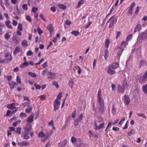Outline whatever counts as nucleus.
I'll return each mask as SVG.
<instances>
[{"instance_id": "nucleus-12", "label": "nucleus", "mask_w": 147, "mask_h": 147, "mask_svg": "<svg viewBox=\"0 0 147 147\" xmlns=\"http://www.w3.org/2000/svg\"><path fill=\"white\" fill-rule=\"evenodd\" d=\"M34 117L33 115L32 114L27 119L26 121L28 122V123L32 122L34 121Z\"/></svg>"}, {"instance_id": "nucleus-30", "label": "nucleus", "mask_w": 147, "mask_h": 147, "mask_svg": "<svg viewBox=\"0 0 147 147\" xmlns=\"http://www.w3.org/2000/svg\"><path fill=\"white\" fill-rule=\"evenodd\" d=\"M29 64L28 62L26 61L24 63H23L21 64L20 65V67L21 68H24L25 67L29 65Z\"/></svg>"}, {"instance_id": "nucleus-64", "label": "nucleus", "mask_w": 147, "mask_h": 147, "mask_svg": "<svg viewBox=\"0 0 147 147\" xmlns=\"http://www.w3.org/2000/svg\"><path fill=\"white\" fill-rule=\"evenodd\" d=\"M125 121V118H122L121 119V121L119 122V125H121L122 123V122L124 121Z\"/></svg>"}, {"instance_id": "nucleus-13", "label": "nucleus", "mask_w": 147, "mask_h": 147, "mask_svg": "<svg viewBox=\"0 0 147 147\" xmlns=\"http://www.w3.org/2000/svg\"><path fill=\"white\" fill-rule=\"evenodd\" d=\"M5 59L4 62L5 61H11L12 60V58L11 55L8 53H6L5 55Z\"/></svg>"}, {"instance_id": "nucleus-59", "label": "nucleus", "mask_w": 147, "mask_h": 147, "mask_svg": "<svg viewBox=\"0 0 147 147\" xmlns=\"http://www.w3.org/2000/svg\"><path fill=\"white\" fill-rule=\"evenodd\" d=\"M76 110H75L73 112L72 114V117L73 118H74L76 116Z\"/></svg>"}, {"instance_id": "nucleus-37", "label": "nucleus", "mask_w": 147, "mask_h": 147, "mask_svg": "<svg viewBox=\"0 0 147 147\" xmlns=\"http://www.w3.org/2000/svg\"><path fill=\"white\" fill-rule=\"evenodd\" d=\"M71 33L72 34L74 35L75 36H76L79 35L80 34V32L78 31L74 30L72 31Z\"/></svg>"}, {"instance_id": "nucleus-44", "label": "nucleus", "mask_w": 147, "mask_h": 147, "mask_svg": "<svg viewBox=\"0 0 147 147\" xmlns=\"http://www.w3.org/2000/svg\"><path fill=\"white\" fill-rule=\"evenodd\" d=\"M4 37L6 40H8L10 37V35L8 33H6L4 35Z\"/></svg>"}, {"instance_id": "nucleus-34", "label": "nucleus", "mask_w": 147, "mask_h": 147, "mask_svg": "<svg viewBox=\"0 0 147 147\" xmlns=\"http://www.w3.org/2000/svg\"><path fill=\"white\" fill-rule=\"evenodd\" d=\"M22 45L25 47H27L28 46V44H27V42L26 40H24L22 43Z\"/></svg>"}, {"instance_id": "nucleus-29", "label": "nucleus", "mask_w": 147, "mask_h": 147, "mask_svg": "<svg viewBox=\"0 0 147 147\" xmlns=\"http://www.w3.org/2000/svg\"><path fill=\"white\" fill-rule=\"evenodd\" d=\"M142 90L145 94L147 93V83L143 86Z\"/></svg>"}, {"instance_id": "nucleus-20", "label": "nucleus", "mask_w": 147, "mask_h": 147, "mask_svg": "<svg viewBox=\"0 0 147 147\" xmlns=\"http://www.w3.org/2000/svg\"><path fill=\"white\" fill-rule=\"evenodd\" d=\"M135 130L133 129H131L127 133L128 135L131 136L132 135H134L135 133Z\"/></svg>"}, {"instance_id": "nucleus-48", "label": "nucleus", "mask_w": 147, "mask_h": 147, "mask_svg": "<svg viewBox=\"0 0 147 147\" xmlns=\"http://www.w3.org/2000/svg\"><path fill=\"white\" fill-rule=\"evenodd\" d=\"M16 82L19 84H21V79L19 77V76H18L16 78Z\"/></svg>"}, {"instance_id": "nucleus-8", "label": "nucleus", "mask_w": 147, "mask_h": 147, "mask_svg": "<svg viewBox=\"0 0 147 147\" xmlns=\"http://www.w3.org/2000/svg\"><path fill=\"white\" fill-rule=\"evenodd\" d=\"M107 73L111 75H112L115 74V70L114 69H113L111 67L109 66L107 68Z\"/></svg>"}, {"instance_id": "nucleus-10", "label": "nucleus", "mask_w": 147, "mask_h": 147, "mask_svg": "<svg viewBox=\"0 0 147 147\" xmlns=\"http://www.w3.org/2000/svg\"><path fill=\"white\" fill-rule=\"evenodd\" d=\"M20 40V38L16 35L14 36L13 37V40L16 44H18L19 43Z\"/></svg>"}, {"instance_id": "nucleus-3", "label": "nucleus", "mask_w": 147, "mask_h": 147, "mask_svg": "<svg viewBox=\"0 0 147 147\" xmlns=\"http://www.w3.org/2000/svg\"><path fill=\"white\" fill-rule=\"evenodd\" d=\"M139 82L142 84H144L147 81V70L145 72L144 75H140L138 76Z\"/></svg>"}, {"instance_id": "nucleus-7", "label": "nucleus", "mask_w": 147, "mask_h": 147, "mask_svg": "<svg viewBox=\"0 0 147 147\" xmlns=\"http://www.w3.org/2000/svg\"><path fill=\"white\" fill-rule=\"evenodd\" d=\"M124 104L127 105H129L130 102L129 97L127 95H125L124 97Z\"/></svg>"}, {"instance_id": "nucleus-9", "label": "nucleus", "mask_w": 147, "mask_h": 147, "mask_svg": "<svg viewBox=\"0 0 147 147\" xmlns=\"http://www.w3.org/2000/svg\"><path fill=\"white\" fill-rule=\"evenodd\" d=\"M18 145L20 146H29L30 144L28 142L26 141H24L22 142H18Z\"/></svg>"}, {"instance_id": "nucleus-33", "label": "nucleus", "mask_w": 147, "mask_h": 147, "mask_svg": "<svg viewBox=\"0 0 147 147\" xmlns=\"http://www.w3.org/2000/svg\"><path fill=\"white\" fill-rule=\"evenodd\" d=\"M109 52L107 49L105 50V60H107L109 56Z\"/></svg>"}, {"instance_id": "nucleus-21", "label": "nucleus", "mask_w": 147, "mask_h": 147, "mask_svg": "<svg viewBox=\"0 0 147 147\" xmlns=\"http://www.w3.org/2000/svg\"><path fill=\"white\" fill-rule=\"evenodd\" d=\"M122 83L123 86L125 88L129 86V84H128L126 79H124L122 81Z\"/></svg>"}, {"instance_id": "nucleus-38", "label": "nucleus", "mask_w": 147, "mask_h": 147, "mask_svg": "<svg viewBox=\"0 0 147 147\" xmlns=\"http://www.w3.org/2000/svg\"><path fill=\"white\" fill-rule=\"evenodd\" d=\"M74 83L71 80L69 81L68 82V85L70 86L71 89H72L73 87Z\"/></svg>"}, {"instance_id": "nucleus-60", "label": "nucleus", "mask_w": 147, "mask_h": 147, "mask_svg": "<svg viewBox=\"0 0 147 147\" xmlns=\"http://www.w3.org/2000/svg\"><path fill=\"white\" fill-rule=\"evenodd\" d=\"M92 22H89L88 23V24L85 26V28L86 29H87L88 28L91 24Z\"/></svg>"}, {"instance_id": "nucleus-55", "label": "nucleus", "mask_w": 147, "mask_h": 147, "mask_svg": "<svg viewBox=\"0 0 147 147\" xmlns=\"http://www.w3.org/2000/svg\"><path fill=\"white\" fill-rule=\"evenodd\" d=\"M33 55L32 52L31 51H29L27 53V55L28 56H31Z\"/></svg>"}, {"instance_id": "nucleus-27", "label": "nucleus", "mask_w": 147, "mask_h": 147, "mask_svg": "<svg viewBox=\"0 0 147 147\" xmlns=\"http://www.w3.org/2000/svg\"><path fill=\"white\" fill-rule=\"evenodd\" d=\"M28 107L26 109L25 111L27 113H30L32 109V107L30 106Z\"/></svg>"}, {"instance_id": "nucleus-6", "label": "nucleus", "mask_w": 147, "mask_h": 147, "mask_svg": "<svg viewBox=\"0 0 147 147\" xmlns=\"http://www.w3.org/2000/svg\"><path fill=\"white\" fill-rule=\"evenodd\" d=\"M32 129V125L29 123H27L26 126L24 127V132L28 133Z\"/></svg>"}, {"instance_id": "nucleus-63", "label": "nucleus", "mask_w": 147, "mask_h": 147, "mask_svg": "<svg viewBox=\"0 0 147 147\" xmlns=\"http://www.w3.org/2000/svg\"><path fill=\"white\" fill-rule=\"evenodd\" d=\"M62 92H60L59 93V95L57 96V98L59 99H60L61 97H62Z\"/></svg>"}, {"instance_id": "nucleus-52", "label": "nucleus", "mask_w": 147, "mask_h": 147, "mask_svg": "<svg viewBox=\"0 0 147 147\" xmlns=\"http://www.w3.org/2000/svg\"><path fill=\"white\" fill-rule=\"evenodd\" d=\"M129 9L127 13L129 14V15H131L132 14L133 9L129 8Z\"/></svg>"}, {"instance_id": "nucleus-58", "label": "nucleus", "mask_w": 147, "mask_h": 147, "mask_svg": "<svg viewBox=\"0 0 147 147\" xmlns=\"http://www.w3.org/2000/svg\"><path fill=\"white\" fill-rule=\"evenodd\" d=\"M48 75L51 76H56V74L54 73H52L51 72H49Z\"/></svg>"}, {"instance_id": "nucleus-35", "label": "nucleus", "mask_w": 147, "mask_h": 147, "mask_svg": "<svg viewBox=\"0 0 147 147\" xmlns=\"http://www.w3.org/2000/svg\"><path fill=\"white\" fill-rule=\"evenodd\" d=\"M18 29L19 31H22L23 30V26L22 24L19 23L18 27Z\"/></svg>"}, {"instance_id": "nucleus-47", "label": "nucleus", "mask_w": 147, "mask_h": 147, "mask_svg": "<svg viewBox=\"0 0 147 147\" xmlns=\"http://www.w3.org/2000/svg\"><path fill=\"white\" fill-rule=\"evenodd\" d=\"M27 114L23 112L21 113L20 114V117H24L27 116Z\"/></svg>"}, {"instance_id": "nucleus-56", "label": "nucleus", "mask_w": 147, "mask_h": 147, "mask_svg": "<svg viewBox=\"0 0 147 147\" xmlns=\"http://www.w3.org/2000/svg\"><path fill=\"white\" fill-rule=\"evenodd\" d=\"M26 20L29 22H31L32 21V19L31 17L29 16H27L26 17Z\"/></svg>"}, {"instance_id": "nucleus-50", "label": "nucleus", "mask_w": 147, "mask_h": 147, "mask_svg": "<svg viewBox=\"0 0 147 147\" xmlns=\"http://www.w3.org/2000/svg\"><path fill=\"white\" fill-rule=\"evenodd\" d=\"M121 32L119 31H116V39H117L118 37H119L121 35Z\"/></svg>"}, {"instance_id": "nucleus-23", "label": "nucleus", "mask_w": 147, "mask_h": 147, "mask_svg": "<svg viewBox=\"0 0 147 147\" xmlns=\"http://www.w3.org/2000/svg\"><path fill=\"white\" fill-rule=\"evenodd\" d=\"M110 43V41L109 39H105V46L107 49L109 48Z\"/></svg>"}, {"instance_id": "nucleus-43", "label": "nucleus", "mask_w": 147, "mask_h": 147, "mask_svg": "<svg viewBox=\"0 0 147 147\" xmlns=\"http://www.w3.org/2000/svg\"><path fill=\"white\" fill-rule=\"evenodd\" d=\"M137 115L138 116H140L142 117V118L146 119V117L144 115L143 113H140L137 114Z\"/></svg>"}, {"instance_id": "nucleus-57", "label": "nucleus", "mask_w": 147, "mask_h": 147, "mask_svg": "<svg viewBox=\"0 0 147 147\" xmlns=\"http://www.w3.org/2000/svg\"><path fill=\"white\" fill-rule=\"evenodd\" d=\"M22 7L24 10H27L28 8L27 5L26 4H24L22 6Z\"/></svg>"}, {"instance_id": "nucleus-49", "label": "nucleus", "mask_w": 147, "mask_h": 147, "mask_svg": "<svg viewBox=\"0 0 147 147\" xmlns=\"http://www.w3.org/2000/svg\"><path fill=\"white\" fill-rule=\"evenodd\" d=\"M38 11V8L37 7H33L32 9V11L34 13H36V12H37Z\"/></svg>"}, {"instance_id": "nucleus-18", "label": "nucleus", "mask_w": 147, "mask_h": 147, "mask_svg": "<svg viewBox=\"0 0 147 147\" xmlns=\"http://www.w3.org/2000/svg\"><path fill=\"white\" fill-rule=\"evenodd\" d=\"M113 69H115L119 67V64L117 63H112L111 65L110 66Z\"/></svg>"}, {"instance_id": "nucleus-61", "label": "nucleus", "mask_w": 147, "mask_h": 147, "mask_svg": "<svg viewBox=\"0 0 147 147\" xmlns=\"http://www.w3.org/2000/svg\"><path fill=\"white\" fill-rule=\"evenodd\" d=\"M50 9L51 11L53 12H55L56 11V8L55 6H52L51 7Z\"/></svg>"}, {"instance_id": "nucleus-5", "label": "nucleus", "mask_w": 147, "mask_h": 147, "mask_svg": "<svg viewBox=\"0 0 147 147\" xmlns=\"http://www.w3.org/2000/svg\"><path fill=\"white\" fill-rule=\"evenodd\" d=\"M147 38V32L145 31L140 36H139L138 38V41L140 40H144Z\"/></svg>"}, {"instance_id": "nucleus-24", "label": "nucleus", "mask_w": 147, "mask_h": 147, "mask_svg": "<svg viewBox=\"0 0 147 147\" xmlns=\"http://www.w3.org/2000/svg\"><path fill=\"white\" fill-rule=\"evenodd\" d=\"M5 24L7 27L10 29L12 28V27L11 25V22L10 21H7L5 22Z\"/></svg>"}, {"instance_id": "nucleus-16", "label": "nucleus", "mask_w": 147, "mask_h": 147, "mask_svg": "<svg viewBox=\"0 0 147 147\" xmlns=\"http://www.w3.org/2000/svg\"><path fill=\"white\" fill-rule=\"evenodd\" d=\"M9 84L10 86V88L11 89H13L16 86H17L18 84L15 82L12 81L10 82H9Z\"/></svg>"}, {"instance_id": "nucleus-54", "label": "nucleus", "mask_w": 147, "mask_h": 147, "mask_svg": "<svg viewBox=\"0 0 147 147\" xmlns=\"http://www.w3.org/2000/svg\"><path fill=\"white\" fill-rule=\"evenodd\" d=\"M21 128L20 127H18L17 128L16 133H18L19 134H20L21 131Z\"/></svg>"}, {"instance_id": "nucleus-28", "label": "nucleus", "mask_w": 147, "mask_h": 147, "mask_svg": "<svg viewBox=\"0 0 147 147\" xmlns=\"http://www.w3.org/2000/svg\"><path fill=\"white\" fill-rule=\"evenodd\" d=\"M146 62L145 61L143 60H142L141 61L139 66V68H141L143 67L145 64Z\"/></svg>"}, {"instance_id": "nucleus-31", "label": "nucleus", "mask_w": 147, "mask_h": 147, "mask_svg": "<svg viewBox=\"0 0 147 147\" xmlns=\"http://www.w3.org/2000/svg\"><path fill=\"white\" fill-rule=\"evenodd\" d=\"M105 125L104 122H103L102 123L100 124L98 127H97L96 129V130H98L103 128Z\"/></svg>"}, {"instance_id": "nucleus-2", "label": "nucleus", "mask_w": 147, "mask_h": 147, "mask_svg": "<svg viewBox=\"0 0 147 147\" xmlns=\"http://www.w3.org/2000/svg\"><path fill=\"white\" fill-rule=\"evenodd\" d=\"M127 44V42L123 41L121 44V47H117L115 49V51L117 53V55L118 57L119 60L123 51V49L125 48Z\"/></svg>"}, {"instance_id": "nucleus-1", "label": "nucleus", "mask_w": 147, "mask_h": 147, "mask_svg": "<svg viewBox=\"0 0 147 147\" xmlns=\"http://www.w3.org/2000/svg\"><path fill=\"white\" fill-rule=\"evenodd\" d=\"M97 105L99 109V112L100 114L103 113L104 112L105 102L104 100L102 98H97Z\"/></svg>"}, {"instance_id": "nucleus-36", "label": "nucleus", "mask_w": 147, "mask_h": 147, "mask_svg": "<svg viewBox=\"0 0 147 147\" xmlns=\"http://www.w3.org/2000/svg\"><path fill=\"white\" fill-rule=\"evenodd\" d=\"M84 3V1L83 0L80 1L78 3V5L77 6V8H79L80 6Z\"/></svg>"}, {"instance_id": "nucleus-17", "label": "nucleus", "mask_w": 147, "mask_h": 147, "mask_svg": "<svg viewBox=\"0 0 147 147\" xmlns=\"http://www.w3.org/2000/svg\"><path fill=\"white\" fill-rule=\"evenodd\" d=\"M142 29V26L140 24H138L136 26L134 30V32L140 31Z\"/></svg>"}, {"instance_id": "nucleus-45", "label": "nucleus", "mask_w": 147, "mask_h": 147, "mask_svg": "<svg viewBox=\"0 0 147 147\" xmlns=\"http://www.w3.org/2000/svg\"><path fill=\"white\" fill-rule=\"evenodd\" d=\"M24 139L28 140L30 138V137L29 136L28 133H25V134L24 135Z\"/></svg>"}, {"instance_id": "nucleus-62", "label": "nucleus", "mask_w": 147, "mask_h": 147, "mask_svg": "<svg viewBox=\"0 0 147 147\" xmlns=\"http://www.w3.org/2000/svg\"><path fill=\"white\" fill-rule=\"evenodd\" d=\"M37 30L38 34L39 35H40L41 34L43 33V31L41 30V29L40 28H37Z\"/></svg>"}, {"instance_id": "nucleus-19", "label": "nucleus", "mask_w": 147, "mask_h": 147, "mask_svg": "<svg viewBox=\"0 0 147 147\" xmlns=\"http://www.w3.org/2000/svg\"><path fill=\"white\" fill-rule=\"evenodd\" d=\"M83 114L82 113H81L80 114V116H78V118L77 120V124H76L75 122V124L76 125H77L82 120V119L83 118Z\"/></svg>"}, {"instance_id": "nucleus-32", "label": "nucleus", "mask_w": 147, "mask_h": 147, "mask_svg": "<svg viewBox=\"0 0 147 147\" xmlns=\"http://www.w3.org/2000/svg\"><path fill=\"white\" fill-rule=\"evenodd\" d=\"M58 6L60 8L63 10L66 8V7L65 5L62 4H58Z\"/></svg>"}, {"instance_id": "nucleus-41", "label": "nucleus", "mask_w": 147, "mask_h": 147, "mask_svg": "<svg viewBox=\"0 0 147 147\" xmlns=\"http://www.w3.org/2000/svg\"><path fill=\"white\" fill-rule=\"evenodd\" d=\"M133 35L132 34H130L128 35L126 39V41L127 42L129 41L132 38Z\"/></svg>"}, {"instance_id": "nucleus-42", "label": "nucleus", "mask_w": 147, "mask_h": 147, "mask_svg": "<svg viewBox=\"0 0 147 147\" xmlns=\"http://www.w3.org/2000/svg\"><path fill=\"white\" fill-rule=\"evenodd\" d=\"M60 105L54 104V111H57L59 108Z\"/></svg>"}, {"instance_id": "nucleus-26", "label": "nucleus", "mask_w": 147, "mask_h": 147, "mask_svg": "<svg viewBox=\"0 0 147 147\" xmlns=\"http://www.w3.org/2000/svg\"><path fill=\"white\" fill-rule=\"evenodd\" d=\"M78 140L79 141H80L81 140L80 139H76L75 137L73 136H72L71 137V141L73 144L75 143L76 141H77Z\"/></svg>"}, {"instance_id": "nucleus-14", "label": "nucleus", "mask_w": 147, "mask_h": 147, "mask_svg": "<svg viewBox=\"0 0 147 147\" xmlns=\"http://www.w3.org/2000/svg\"><path fill=\"white\" fill-rule=\"evenodd\" d=\"M124 87L119 85L118 86V91L119 93H123L124 92L125 89Z\"/></svg>"}, {"instance_id": "nucleus-51", "label": "nucleus", "mask_w": 147, "mask_h": 147, "mask_svg": "<svg viewBox=\"0 0 147 147\" xmlns=\"http://www.w3.org/2000/svg\"><path fill=\"white\" fill-rule=\"evenodd\" d=\"M52 84L53 85L55 86L57 88H58L59 87V85H58L57 83L56 82H53L52 83Z\"/></svg>"}, {"instance_id": "nucleus-22", "label": "nucleus", "mask_w": 147, "mask_h": 147, "mask_svg": "<svg viewBox=\"0 0 147 147\" xmlns=\"http://www.w3.org/2000/svg\"><path fill=\"white\" fill-rule=\"evenodd\" d=\"M67 143L66 140H64L62 142L59 144V146L60 147H64Z\"/></svg>"}, {"instance_id": "nucleus-15", "label": "nucleus", "mask_w": 147, "mask_h": 147, "mask_svg": "<svg viewBox=\"0 0 147 147\" xmlns=\"http://www.w3.org/2000/svg\"><path fill=\"white\" fill-rule=\"evenodd\" d=\"M7 107L9 109H14L16 108L15 104L14 103L9 104L7 105Z\"/></svg>"}, {"instance_id": "nucleus-46", "label": "nucleus", "mask_w": 147, "mask_h": 147, "mask_svg": "<svg viewBox=\"0 0 147 147\" xmlns=\"http://www.w3.org/2000/svg\"><path fill=\"white\" fill-rule=\"evenodd\" d=\"M101 92V89H99L98 93L97 98L102 97Z\"/></svg>"}, {"instance_id": "nucleus-11", "label": "nucleus", "mask_w": 147, "mask_h": 147, "mask_svg": "<svg viewBox=\"0 0 147 147\" xmlns=\"http://www.w3.org/2000/svg\"><path fill=\"white\" fill-rule=\"evenodd\" d=\"M47 29L50 32V34L51 36L52 34L54 31V28L51 24H50L47 26Z\"/></svg>"}, {"instance_id": "nucleus-39", "label": "nucleus", "mask_w": 147, "mask_h": 147, "mask_svg": "<svg viewBox=\"0 0 147 147\" xmlns=\"http://www.w3.org/2000/svg\"><path fill=\"white\" fill-rule=\"evenodd\" d=\"M45 135L42 131H41L40 132L38 136L39 137L43 138L45 137Z\"/></svg>"}, {"instance_id": "nucleus-40", "label": "nucleus", "mask_w": 147, "mask_h": 147, "mask_svg": "<svg viewBox=\"0 0 147 147\" xmlns=\"http://www.w3.org/2000/svg\"><path fill=\"white\" fill-rule=\"evenodd\" d=\"M28 74L32 77H36L37 76V75L34 73H32L31 72H29L28 73Z\"/></svg>"}, {"instance_id": "nucleus-53", "label": "nucleus", "mask_w": 147, "mask_h": 147, "mask_svg": "<svg viewBox=\"0 0 147 147\" xmlns=\"http://www.w3.org/2000/svg\"><path fill=\"white\" fill-rule=\"evenodd\" d=\"M34 86L38 90H40L41 88V87L40 85L37 84H34Z\"/></svg>"}, {"instance_id": "nucleus-25", "label": "nucleus", "mask_w": 147, "mask_h": 147, "mask_svg": "<svg viewBox=\"0 0 147 147\" xmlns=\"http://www.w3.org/2000/svg\"><path fill=\"white\" fill-rule=\"evenodd\" d=\"M20 47L18 46L17 47L15 48V49L13 52V54L14 55H16L18 53L20 52Z\"/></svg>"}, {"instance_id": "nucleus-4", "label": "nucleus", "mask_w": 147, "mask_h": 147, "mask_svg": "<svg viewBox=\"0 0 147 147\" xmlns=\"http://www.w3.org/2000/svg\"><path fill=\"white\" fill-rule=\"evenodd\" d=\"M117 19L115 16H113L110 18L108 21L107 22V23H108L109 22H110L109 26V28H111L113 25L117 22Z\"/></svg>"}]
</instances>
